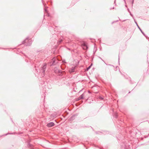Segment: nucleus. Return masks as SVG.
Listing matches in <instances>:
<instances>
[{
  "instance_id": "nucleus-1",
  "label": "nucleus",
  "mask_w": 149,
  "mask_h": 149,
  "mask_svg": "<svg viewBox=\"0 0 149 149\" xmlns=\"http://www.w3.org/2000/svg\"><path fill=\"white\" fill-rule=\"evenodd\" d=\"M23 43H25L26 46H30L32 43L31 40V39H29L28 38H26L24 40V42H23Z\"/></svg>"
},
{
  "instance_id": "nucleus-2",
  "label": "nucleus",
  "mask_w": 149,
  "mask_h": 149,
  "mask_svg": "<svg viewBox=\"0 0 149 149\" xmlns=\"http://www.w3.org/2000/svg\"><path fill=\"white\" fill-rule=\"evenodd\" d=\"M46 68V64H44L43 65V66L42 67V69L41 70V72H42V73H43V75H44V72H45V69Z\"/></svg>"
},
{
  "instance_id": "nucleus-3",
  "label": "nucleus",
  "mask_w": 149,
  "mask_h": 149,
  "mask_svg": "<svg viewBox=\"0 0 149 149\" xmlns=\"http://www.w3.org/2000/svg\"><path fill=\"white\" fill-rule=\"evenodd\" d=\"M82 47L83 49L85 50L86 49L88 48V47L87 45L85 43H84L82 45Z\"/></svg>"
},
{
  "instance_id": "nucleus-4",
  "label": "nucleus",
  "mask_w": 149,
  "mask_h": 149,
  "mask_svg": "<svg viewBox=\"0 0 149 149\" xmlns=\"http://www.w3.org/2000/svg\"><path fill=\"white\" fill-rule=\"evenodd\" d=\"M56 61V57H54L52 59V65H54L56 64L55 61Z\"/></svg>"
},
{
  "instance_id": "nucleus-5",
  "label": "nucleus",
  "mask_w": 149,
  "mask_h": 149,
  "mask_svg": "<svg viewBox=\"0 0 149 149\" xmlns=\"http://www.w3.org/2000/svg\"><path fill=\"white\" fill-rule=\"evenodd\" d=\"M54 123L52 122L49 123L47 124V126L49 127H50L54 126Z\"/></svg>"
},
{
  "instance_id": "nucleus-6",
  "label": "nucleus",
  "mask_w": 149,
  "mask_h": 149,
  "mask_svg": "<svg viewBox=\"0 0 149 149\" xmlns=\"http://www.w3.org/2000/svg\"><path fill=\"white\" fill-rule=\"evenodd\" d=\"M75 67H72L70 70H69V72L70 73L73 72H74Z\"/></svg>"
},
{
  "instance_id": "nucleus-7",
  "label": "nucleus",
  "mask_w": 149,
  "mask_h": 149,
  "mask_svg": "<svg viewBox=\"0 0 149 149\" xmlns=\"http://www.w3.org/2000/svg\"><path fill=\"white\" fill-rule=\"evenodd\" d=\"M84 94H82L80 96V97H79V100H80V99H83L84 98Z\"/></svg>"
},
{
  "instance_id": "nucleus-8",
  "label": "nucleus",
  "mask_w": 149,
  "mask_h": 149,
  "mask_svg": "<svg viewBox=\"0 0 149 149\" xmlns=\"http://www.w3.org/2000/svg\"><path fill=\"white\" fill-rule=\"evenodd\" d=\"M136 23V24L138 26V28L141 31V32L144 35V33H143V32L142 31V30H141V29L139 27V26H138L137 23L136 22H135Z\"/></svg>"
},
{
  "instance_id": "nucleus-9",
  "label": "nucleus",
  "mask_w": 149,
  "mask_h": 149,
  "mask_svg": "<svg viewBox=\"0 0 149 149\" xmlns=\"http://www.w3.org/2000/svg\"><path fill=\"white\" fill-rule=\"evenodd\" d=\"M91 67V66H89L87 69V70H88Z\"/></svg>"
},
{
  "instance_id": "nucleus-10",
  "label": "nucleus",
  "mask_w": 149,
  "mask_h": 149,
  "mask_svg": "<svg viewBox=\"0 0 149 149\" xmlns=\"http://www.w3.org/2000/svg\"><path fill=\"white\" fill-rule=\"evenodd\" d=\"M100 98L101 100H102L103 99V98L101 97H100Z\"/></svg>"
},
{
  "instance_id": "nucleus-11",
  "label": "nucleus",
  "mask_w": 149,
  "mask_h": 149,
  "mask_svg": "<svg viewBox=\"0 0 149 149\" xmlns=\"http://www.w3.org/2000/svg\"><path fill=\"white\" fill-rule=\"evenodd\" d=\"M61 40L60 41V42H61Z\"/></svg>"
},
{
  "instance_id": "nucleus-12",
  "label": "nucleus",
  "mask_w": 149,
  "mask_h": 149,
  "mask_svg": "<svg viewBox=\"0 0 149 149\" xmlns=\"http://www.w3.org/2000/svg\"><path fill=\"white\" fill-rule=\"evenodd\" d=\"M63 62H65V61H63Z\"/></svg>"
}]
</instances>
